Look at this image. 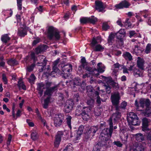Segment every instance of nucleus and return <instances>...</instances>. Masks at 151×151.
<instances>
[{"instance_id": "obj_52", "label": "nucleus", "mask_w": 151, "mask_h": 151, "mask_svg": "<svg viewBox=\"0 0 151 151\" xmlns=\"http://www.w3.org/2000/svg\"><path fill=\"white\" fill-rule=\"evenodd\" d=\"M151 49V44H148L146 46L145 52L147 54H148L150 52Z\"/></svg>"}, {"instance_id": "obj_24", "label": "nucleus", "mask_w": 151, "mask_h": 151, "mask_svg": "<svg viewBox=\"0 0 151 151\" xmlns=\"http://www.w3.org/2000/svg\"><path fill=\"white\" fill-rule=\"evenodd\" d=\"M145 116L146 117H149L151 115V106L150 104L146 107L145 111L143 112Z\"/></svg>"}, {"instance_id": "obj_14", "label": "nucleus", "mask_w": 151, "mask_h": 151, "mask_svg": "<svg viewBox=\"0 0 151 151\" xmlns=\"http://www.w3.org/2000/svg\"><path fill=\"white\" fill-rule=\"evenodd\" d=\"M63 134V132L62 131H59L58 132L57 134L55 136V141L54 142L55 147H57L58 146L61 141V136Z\"/></svg>"}, {"instance_id": "obj_35", "label": "nucleus", "mask_w": 151, "mask_h": 151, "mask_svg": "<svg viewBox=\"0 0 151 151\" xmlns=\"http://www.w3.org/2000/svg\"><path fill=\"white\" fill-rule=\"evenodd\" d=\"M17 85L20 89V88H22L23 90H25L26 89V87L25 86L23 83V82L21 80H20L18 81Z\"/></svg>"}, {"instance_id": "obj_12", "label": "nucleus", "mask_w": 151, "mask_h": 151, "mask_svg": "<svg viewBox=\"0 0 151 151\" xmlns=\"http://www.w3.org/2000/svg\"><path fill=\"white\" fill-rule=\"evenodd\" d=\"M58 85H56L55 86L49 88H46L45 91V94H46L48 96L51 97V96L53 93L58 89Z\"/></svg>"}, {"instance_id": "obj_8", "label": "nucleus", "mask_w": 151, "mask_h": 151, "mask_svg": "<svg viewBox=\"0 0 151 151\" xmlns=\"http://www.w3.org/2000/svg\"><path fill=\"white\" fill-rule=\"evenodd\" d=\"M110 138L104 137H100L99 142H98L101 147L106 146V147L110 145Z\"/></svg>"}, {"instance_id": "obj_59", "label": "nucleus", "mask_w": 151, "mask_h": 151, "mask_svg": "<svg viewBox=\"0 0 151 151\" xmlns=\"http://www.w3.org/2000/svg\"><path fill=\"white\" fill-rule=\"evenodd\" d=\"M69 74V73H68L67 72H61V76H62V77L66 79L68 77Z\"/></svg>"}, {"instance_id": "obj_43", "label": "nucleus", "mask_w": 151, "mask_h": 151, "mask_svg": "<svg viewBox=\"0 0 151 151\" xmlns=\"http://www.w3.org/2000/svg\"><path fill=\"white\" fill-rule=\"evenodd\" d=\"M88 18L87 17H82L80 19V21L81 24H86L88 23Z\"/></svg>"}, {"instance_id": "obj_27", "label": "nucleus", "mask_w": 151, "mask_h": 151, "mask_svg": "<svg viewBox=\"0 0 151 151\" xmlns=\"http://www.w3.org/2000/svg\"><path fill=\"white\" fill-rule=\"evenodd\" d=\"M137 117L136 114L133 112H130L129 113V116H127V120L128 122L131 121L134 118H137Z\"/></svg>"}, {"instance_id": "obj_47", "label": "nucleus", "mask_w": 151, "mask_h": 151, "mask_svg": "<svg viewBox=\"0 0 151 151\" xmlns=\"http://www.w3.org/2000/svg\"><path fill=\"white\" fill-rule=\"evenodd\" d=\"M102 28L104 30L106 31L110 28V26L107 22H104L102 26Z\"/></svg>"}, {"instance_id": "obj_42", "label": "nucleus", "mask_w": 151, "mask_h": 151, "mask_svg": "<svg viewBox=\"0 0 151 151\" xmlns=\"http://www.w3.org/2000/svg\"><path fill=\"white\" fill-rule=\"evenodd\" d=\"M137 143L135 142L132 145L130 146L129 150L130 151H135L136 150L137 147L138 146Z\"/></svg>"}, {"instance_id": "obj_5", "label": "nucleus", "mask_w": 151, "mask_h": 151, "mask_svg": "<svg viewBox=\"0 0 151 151\" xmlns=\"http://www.w3.org/2000/svg\"><path fill=\"white\" fill-rule=\"evenodd\" d=\"M91 111L90 108L84 107L82 110V112L80 113L84 121L87 120L90 118V112Z\"/></svg>"}, {"instance_id": "obj_19", "label": "nucleus", "mask_w": 151, "mask_h": 151, "mask_svg": "<svg viewBox=\"0 0 151 151\" xmlns=\"http://www.w3.org/2000/svg\"><path fill=\"white\" fill-rule=\"evenodd\" d=\"M61 72H67L68 73L72 71V65L71 64L64 65L61 69Z\"/></svg>"}, {"instance_id": "obj_9", "label": "nucleus", "mask_w": 151, "mask_h": 151, "mask_svg": "<svg viewBox=\"0 0 151 151\" xmlns=\"http://www.w3.org/2000/svg\"><path fill=\"white\" fill-rule=\"evenodd\" d=\"M142 130L145 132L150 131V129L148 127L149 123L150 122V120L145 117L142 119Z\"/></svg>"}, {"instance_id": "obj_62", "label": "nucleus", "mask_w": 151, "mask_h": 151, "mask_svg": "<svg viewBox=\"0 0 151 151\" xmlns=\"http://www.w3.org/2000/svg\"><path fill=\"white\" fill-rule=\"evenodd\" d=\"M12 138V135L10 134H9L8 135V139L6 143L7 146H8L9 145H10L11 142V141Z\"/></svg>"}, {"instance_id": "obj_23", "label": "nucleus", "mask_w": 151, "mask_h": 151, "mask_svg": "<svg viewBox=\"0 0 151 151\" xmlns=\"http://www.w3.org/2000/svg\"><path fill=\"white\" fill-rule=\"evenodd\" d=\"M128 122L129 124L134 126L138 125L140 124V122L139 120L138 117L134 118L131 121H128Z\"/></svg>"}, {"instance_id": "obj_17", "label": "nucleus", "mask_w": 151, "mask_h": 151, "mask_svg": "<svg viewBox=\"0 0 151 151\" xmlns=\"http://www.w3.org/2000/svg\"><path fill=\"white\" fill-rule=\"evenodd\" d=\"M139 103L140 104V107L144 108L145 104L146 107L150 104V101L148 99H140Z\"/></svg>"}, {"instance_id": "obj_44", "label": "nucleus", "mask_w": 151, "mask_h": 151, "mask_svg": "<svg viewBox=\"0 0 151 151\" xmlns=\"http://www.w3.org/2000/svg\"><path fill=\"white\" fill-rule=\"evenodd\" d=\"M37 89L38 90H43L45 89L44 86H45L44 84L42 82L38 83L37 84Z\"/></svg>"}, {"instance_id": "obj_6", "label": "nucleus", "mask_w": 151, "mask_h": 151, "mask_svg": "<svg viewBox=\"0 0 151 151\" xmlns=\"http://www.w3.org/2000/svg\"><path fill=\"white\" fill-rule=\"evenodd\" d=\"M111 99L113 105L115 106V107L119 103V100L120 99L119 93L118 92L112 93Z\"/></svg>"}, {"instance_id": "obj_38", "label": "nucleus", "mask_w": 151, "mask_h": 151, "mask_svg": "<svg viewBox=\"0 0 151 151\" xmlns=\"http://www.w3.org/2000/svg\"><path fill=\"white\" fill-rule=\"evenodd\" d=\"M31 138L33 141H35L38 138L37 134L36 131L32 132L31 134Z\"/></svg>"}, {"instance_id": "obj_26", "label": "nucleus", "mask_w": 151, "mask_h": 151, "mask_svg": "<svg viewBox=\"0 0 151 151\" xmlns=\"http://www.w3.org/2000/svg\"><path fill=\"white\" fill-rule=\"evenodd\" d=\"M50 97L48 96L44 100V104L42 105L44 108L46 109L48 107L49 104L50 102Z\"/></svg>"}, {"instance_id": "obj_20", "label": "nucleus", "mask_w": 151, "mask_h": 151, "mask_svg": "<svg viewBox=\"0 0 151 151\" xmlns=\"http://www.w3.org/2000/svg\"><path fill=\"white\" fill-rule=\"evenodd\" d=\"M144 61L142 58L138 57H137V65L140 69L142 70L144 69Z\"/></svg>"}, {"instance_id": "obj_58", "label": "nucleus", "mask_w": 151, "mask_h": 151, "mask_svg": "<svg viewBox=\"0 0 151 151\" xmlns=\"http://www.w3.org/2000/svg\"><path fill=\"white\" fill-rule=\"evenodd\" d=\"M22 0H17V6L19 10L22 9Z\"/></svg>"}, {"instance_id": "obj_30", "label": "nucleus", "mask_w": 151, "mask_h": 151, "mask_svg": "<svg viewBox=\"0 0 151 151\" xmlns=\"http://www.w3.org/2000/svg\"><path fill=\"white\" fill-rule=\"evenodd\" d=\"M27 32L26 30L22 28L18 30V34L20 36L24 37L27 35Z\"/></svg>"}, {"instance_id": "obj_54", "label": "nucleus", "mask_w": 151, "mask_h": 151, "mask_svg": "<svg viewBox=\"0 0 151 151\" xmlns=\"http://www.w3.org/2000/svg\"><path fill=\"white\" fill-rule=\"evenodd\" d=\"M47 60H46L45 59H44L43 61L44 62V65L43 66H42L40 68H39V71L40 72H42L44 70H45V68H44L45 67L47 63Z\"/></svg>"}, {"instance_id": "obj_53", "label": "nucleus", "mask_w": 151, "mask_h": 151, "mask_svg": "<svg viewBox=\"0 0 151 151\" xmlns=\"http://www.w3.org/2000/svg\"><path fill=\"white\" fill-rule=\"evenodd\" d=\"M35 77L33 74H32L30 76V78L28 79V81L30 83H33L35 79Z\"/></svg>"}, {"instance_id": "obj_28", "label": "nucleus", "mask_w": 151, "mask_h": 151, "mask_svg": "<svg viewBox=\"0 0 151 151\" xmlns=\"http://www.w3.org/2000/svg\"><path fill=\"white\" fill-rule=\"evenodd\" d=\"M102 111V110L101 108H95L94 111L95 116L96 117H99L101 115Z\"/></svg>"}, {"instance_id": "obj_61", "label": "nucleus", "mask_w": 151, "mask_h": 151, "mask_svg": "<svg viewBox=\"0 0 151 151\" xmlns=\"http://www.w3.org/2000/svg\"><path fill=\"white\" fill-rule=\"evenodd\" d=\"M146 137L148 141L151 142V131H150L146 135Z\"/></svg>"}, {"instance_id": "obj_16", "label": "nucleus", "mask_w": 151, "mask_h": 151, "mask_svg": "<svg viewBox=\"0 0 151 151\" xmlns=\"http://www.w3.org/2000/svg\"><path fill=\"white\" fill-rule=\"evenodd\" d=\"M119 111H116L115 113H114L112 114L111 117H110L109 120L111 118L112 120L113 119L115 121L119 120L121 118L122 115L121 113Z\"/></svg>"}, {"instance_id": "obj_45", "label": "nucleus", "mask_w": 151, "mask_h": 151, "mask_svg": "<svg viewBox=\"0 0 151 151\" xmlns=\"http://www.w3.org/2000/svg\"><path fill=\"white\" fill-rule=\"evenodd\" d=\"M103 86L105 87V89L106 90V93L108 94H110L111 92V87L108 84H104Z\"/></svg>"}, {"instance_id": "obj_13", "label": "nucleus", "mask_w": 151, "mask_h": 151, "mask_svg": "<svg viewBox=\"0 0 151 151\" xmlns=\"http://www.w3.org/2000/svg\"><path fill=\"white\" fill-rule=\"evenodd\" d=\"M130 4L126 0L122 1L119 4L115 5V7L116 9H122L123 8H128Z\"/></svg>"}, {"instance_id": "obj_10", "label": "nucleus", "mask_w": 151, "mask_h": 151, "mask_svg": "<svg viewBox=\"0 0 151 151\" xmlns=\"http://www.w3.org/2000/svg\"><path fill=\"white\" fill-rule=\"evenodd\" d=\"M133 137L138 142H142L145 145H146V140L144 135L141 133H137L134 134Z\"/></svg>"}, {"instance_id": "obj_63", "label": "nucleus", "mask_w": 151, "mask_h": 151, "mask_svg": "<svg viewBox=\"0 0 151 151\" xmlns=\"http://www.w3.org/2000/svg\"><path fill=\"white\" fill-rule=\"evenodd\" d=\"M113 143L114 145L119 147H122V144L119 141H114Z\"/></svg>"}, {"instance_id": "obj_60", "label": "nucleus", "mask_w": 151, "mask_h": 151, "mask_svg": "<svg viewBox=\"0 0 151 151\" xmlns=\"http://www.w3.org/2000/svg\"><path fill=\"white\" fill-rule=\"evenodd\" d=\"M85 68L86 70L91 73H90V74L92 75H94L93 73V69L92 68L88 66H86V67ZM89 74H90V73H89Z\"/></svg>"}, {"instance_id": "obj_41", "label": "nucleus", "mask_w": 151, "mask_h": 151, "mask_svg": "<svg viewBox=\"0 0 151 151\" xmlns=\"http://www.w3.org/2000/svg\"><path fill=\"white\" fill-rule=\"evenodd\" d=\"M101 76L104 79L105 81L108 84H109L110 82L113 81L112 78L110 77H106L103 76Z\"/></svg>"}, {"instance_id": "obj_18", "label": "nucleus", "mask_w": 151, "mask_h": 151, "mask_svg": "<svg viewBox=\"0 0 151 151\" xmlns=\"http://www.w3.org/2000/svg\"><path fill=\"white\" fill-rule=\"evenodd\" d=\"M48 46L46 45H43L38 46L35 49V52L37 54L41 53L42 52L47 49Z\"/></svg>"}, {"instance_id": "obj_56", "label": "nucleus", "mask_w": 151, "mask_h": 151, "mask_svg": "<svg viewBox=\"0 0 151 151\" xmlns=\"http://www.w3.org/2000/svg\"><path fill=\"white\" fill-rule=\"evenodd\" d=\"M86 85V83L84 81H82L81 82V81H80V88L81 87L83 90H85Z\"/></svg>"}, {"instance_id": "obj_36", "label": "nucleus", "mask_w": 151, "mask_h": 151, "mask_svg": "<svg viewBox=\"0 0 151 151\" xmlns=\"http://www.w3.org/2000/svg\"><path fill=\"white\" fill-rule=\"evenodd\" d=\"M134 75L135 76H138L137 77L142 76V73L141 72L139 69L134 68L133 70Z\"/></svg>"}, {"instance_id": "obj_7", "label": "nucleus", "mask_w": 151, "mask_h": 151, "mask_svg": "<svg viewBox=\"0 0 151 151\" xmlns=\"http://www.w3.org/2000/svg\"><path fill=\"white\" fill-rule=\"evenodd\" d=\"M54 125L56 127H60L62 123L63 116L61 114L55 115L54 118Z\"/></svg>"}, {"instance_id": "obj_2", "label": "nucleus", "mask_w": 151, "mask_h": 151, "mask_svg": "<svg viewBox=\"0 0 151 151\" xmlns=\"http://www.w3.org/2000/svg\"><path fill=\"white\" fill-rule=\"evenodd\" d=\"M37 58L35 56V53L33 52H32L30 55L28 56L27 58L26 62H27V60L30 62L31 63H32L30 65L27 67V70L28 72L32 71L35 67V63L37 60Z\"/></svg>"}, {"instance_id": "obj_4", "label": "nucleus", "mask_w": 151, "mask_h": 151, "mask_svg": "<svg viewBox=\"0 0 151 151\" xmlns=\"http://www.w3.org/2000/svg\"><path fill=\"white\" fill-rule=\"evenodd\" d=\"M74 103L72 100H67L64 104V112L68 113L73 109L74 106Z\"/></svg>"}, {"instance_id": "obj_39", "label": "nucleus", "mask_w": 151, "mask_h": 151, "mask_svg": "<svg viewBox=\"0 0 151 151\" xmlns=\"http://www.w3.org/2000/svg\"><path fill=\"white\" fill-rule=\"evenodd\" d=\"M88 23L94 24L97 21V19L96 18H94V16H92L91 17L88 18Z\"/></svg>"}, {"instance_id": "obj_48", "label": "nucleus", "mask_w": 151, "mask_h": 151, "mask_svg": "<svg viewBox=\"0 0 151 151\" xmlns=\"http://www.w3.org/2000/svg\"><path fill=\"white\" fill-rule=\"evenodd\" d=\"M104 49V47L100 45L99 44L96 46L94 50L96 51H100L103 50Z\"/></svg>"}, {"instance_id": "obj_49", "label": "nucleus", "mask_w": 151, "mask_h": 151, "mask_svg": "<svg viewBox=\"0 0 151 151\" xmlns=\"http://www.w3.org/2000/svg\"><path fill=\"white\" fill-rule=\"evenodd\" d=\"M72 117L70 116H69L66 119V122L68 126L71 129L72 127L71 125V121Z\"/></svg>"}, {"instance_id": "obj_57", "label": "nucleus", "mask_w": 151, "mask_h": 151, "mask_svg": "<svg viewBox=\"0 0 151 151\" xmlns=\"http://www.w3.org/2000/svg\"><path fill=\"white\" fill-rule=\"evenodd\" d=\"M74 99L76 102H78L80 99L79 94L78 93L75 94L73 96Z\"/></svg>"}, {"instance_id": "obj_29", "label": "nucleus", "mask_w": 151, "mask_h": 151, "mask_svg": "<svg viewBox=\"0 0 151 151\" xmlns=\"http://www.w3.org/2000/svg\"><path fill=\"white\" fill-rule=\"evenodd\" d=\"M86 89L87 90L86 93L89 96L92 95V93L95 90L91 86H87Z\"/></svg>"}, {"instance_id": "obj_46", "label": "nucleus", "mask_w": 151, "mask_h": 151, "mask_svg": "<svg viewBox=\"0 0 151 151\" xmlns=\"http://www.w3.org/2000/svg\"><path fill=\"white\" fill-rule=\"evenodd\" d=\"M109 84L111 85L115 89L117 90L119 88L118 83L115 82L113 80L111 81V82H110Z\"/></svg>"}, {"instance_id": "obj_15", "label": "nucleus", "mask_w": 151, "mask_h": 151, "mask_svg": "<svg viewBox=\"0 0 151 151\" xmlns=\"http://www.w3.org/2000/svg\"><path fill=\"white\" fill-rule=\"evenodd\" d=\"M96 5L95 9L99 10V12H102L105 8L103 3L101 1H96L95 2Z\"/></svg>"}, {"instance_id": "obj_37", "label": "nucleus", "mask_w": 151, "mask_h": 151, "mask_svg": "<svg viewBox=\"0 0 151 151\" xmlns=\"http://www.w3.org/2000/svg\"><path fill=\"white\" fill-rule=\"evenodd\" d=\"M10 39V38L8 37L7 34H5L2 36L1 37V40L3 42L6 43Z\"/></svg>"}, {"instance_id": "obj_11", "label": "nucleus", "mask_w": 151, "mask_h": 151, "mask_svg": "<svg viewBox=\"0 0 151 151\" xmlns=\"http://www.w3.org/2000/svg\"><path fill=\"white\" fill-rule=\"evenodd\" d=\"M71 84V87L73 89L76 91H78L80 88V80L75 78Z\"/></svg>"}, {"instance_id": "obj_64", "label": "nucleus", "mask_w": 151, "mask_h": 151, "mask_svg": "<svg viewBox=\"0 0 151 151\" xmlns=\"http://www.w3.org/2000/svg\"><path fill=\"white\" fill-rule=\"evenodd\" d=\"M148 76L150 78H151V63H150L149 66V67L147 70Z\"/></svg>"}, {"instance_id": "obj_21", "label": "nucleus", "mask_w": 151, "mask_h": 151, "mask_svg": "<svg viewBox=\"0 0 151 151\" xmlns=\"http://www.w3.org/2000/svg\"><path fill=\"white\" fill-rule=\"evenodd\" d=\"M127 103L126 102L124 101L122 102L120 106L117 105L115 107V110L116 111H122V109H126V107L127 106Z\"/></svg>"}, {"instance_id": "obj_3", "label": "nucleus", "mask_w": 151, "mask_h": 151, "mask_svg": "<svg viewBox=\"0 0 151 151\" xmlns=\"http://www.w3.org/2000/svg\"><path fill=\"white\" fill-rule=\"evenodd\" d=\"M48 37L50 40H52L54 36L56 40H59L60 38V35L59 31L52 26L49 27L48 31Z\"/></svg>"}, {"instance_id": "obj_51", "label": "nucleus", "mask_w": 151, "mask_h": 151, "mask_svg": "<svg viewBox=\"0 0 151 151\" xmlns=\"http://www.w3.org/2000/svg\"><path fill=\"white\" fill-rule=\"evenodd\" d=\"M101 147V146L98 143L94 146L93 151H100Z\"/></svg>"}, {"instance_id": "obj_1", "label": "nucleus", "mask_w": 151, "mask_h": 151, "mask_svg": "<svg viewBox=\"0 0 151 151\" xmlns=\"http://www.w3.org/2000/svg\"><path fill=\"white\" fill-rule=\"evenodd\" d=\"M108 122L110 126L109 128H106L103 129L101 133L100 137H106L109 138L111 137L113 131V122L111 118L108 120Z\"/></svg>"}, {"instance_id": "obj_25", "label": "nucleus", "mask_w": 151, "mask_h": 151, "mask_svg": "<svg viewBox=\"0 0 151 151\" xmlns=\"http://www.w3.org/2000/svg\"><path fill=\"white\" fill-rule=\"evenodd\" d=\"M116 34V38L119 40L118 42L122 43L121 46L123 45V37H124L125 36L121 34L118 33H115Z\"/></svg>"}, {"instance_id": "obj_50", "label": "nucleus", "mask_w": 151, "mask_h": 151, "mask_svg": "<svg viewBox=\"0 0 151 151\" xmlns=\"http://www.w3.org/2000/svg\"><path fill=\"white\" fill-rule=\"evenodd\" d=\"M99 93L97 91H96L95 90L92 93V95H90V97L91 98L94 97H97L99 96Z\"/></svg>"}, {"instance_id": "obj_33", "label": "nucleus", "mask_w": 151, "mask_h": 151, "mask_svg": "<svg viewBox=\"0 0 151 151\" xmlns=\"http://www.w3.org/2000/svg\"><path fill=\"white\" fill-rule=\"evenodd\" d=\"M123 56L126 59H128L130 61L132 60V56L131 54L128 52H125L124 53L123 55Z\"/></svg>"}, {"instance_id": "obj_40", "label": "nucleus", "mask_w": 151, "mask_h": 151, "mask_svg": "<svg viewBox=\"0 0 151 151\" xmlns=\"http://www.w3.org/2000/svg\"><path fill=\"white\" fill-rule=\"evenodd\" d=\"M116 34L115 33H111L109 35V38L108 40V43H110L112 42V40L114 39Z\"/></svg>"}, {"instance_id": "obj_22", "label": "nucleus", "mask_w": 151, "mask_h": 151, "mask_svg": "<svg viewBox=\"0 0 151 151\" xmlns=\"http://www.w3.org/2000/svg\"><path fill=\"white\" fill-rule=\"evenodd\" d=\"M98 129V127L96 126H93L91 127L89 129L87 130V131L88 133H90L92 136H93L94 134Z\"/></svg>"}, {"instance_id": "obj_32", "label": "nucleus", "mask_w": 151, "mask_h": 151, "mask_svg": "<svg viewBox=\"0 0 151 151\" xmlns=\"http://www.w3.org/2000/svg\"><path fill=\"white\" fill-rule=\"evenodd\" d=\"M84 129V127L83 125H81L79 127L78 130L77 132V137H79L83 133Z\"/></svg>"}, {"instance_id": "obj_34", "label": "nucleus", "mask_w": 151, "mask_h": 151, "mask_svg": "<svg viewBox=\"0 0 151 151\" xmlns=\"http://www.w3.org/2000/svg\"><path fill=\"white\" fill-rule=\"evenodd\" d=\"M8 64L12 66L17 65L18 64V62L15 59H11L7 61Z\"/></svg>"}, {"instance_id": "obj_55", "label": "nucleus", "mask_w": 151, "mask_h": 151, "mask_svg": "<svg viewBox=\"0 0 151 151\" xmlns=\"http://www.w3.org/2000/svg\"><path fill=\"white\" fill-rule=\"evenodd\" d=\"M72 145L70 143L68 144V145L66 146L65 149L68 151H73V148L72 147Z\"/></svg>"}, {"instance_id": "obj_31", "label": "nucleus", "mask_w": 151, "mask_h": 151, "mask_svg": "<svg viewBox=\"0 0 151 151\" xmlns=\"http://www.w3.org/2000/svg\"><path fill=\"white\" fill-rule=\"evenodd\" d=\"M94 100L91 98L87 100V103L89 106V107L91 109L92 108L94 107Z\"/></svg>"}]
</instances>
